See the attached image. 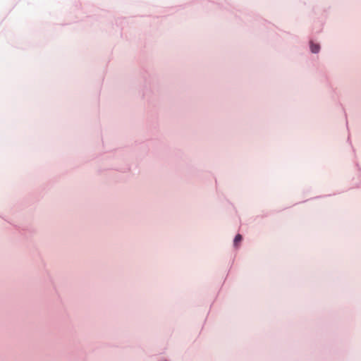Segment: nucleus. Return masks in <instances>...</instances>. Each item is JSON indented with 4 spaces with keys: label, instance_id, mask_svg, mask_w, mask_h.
Wrapping results in <instances>:
<instances>
[{
    "label": "nucleus",
    "instance_id": "f257e3e1",
    "mask_svg": "<svg viewBox=\"0 0 361 361\" xmlns=\"http://www.w3.org/2000/svg\"><path fill=\"white\" fill-rule=\"evenodd\" d=\"M310 49L312 53H318L320 49V47L317 44H314L312 42H310Z\"/></svg>",
    "mask_w": 361,
    "mask_h": 361
},
{
    "label": "nucleus",
    "instance_id": "f03ea898",
    "mask_svg": "<svg viewBox=\"0 0 361 361\" xmlns=\"http://www.w3.org/2000/svg\"><path fill=\"white\" fill-rule=\"evenodd\" d=\"M242 235L240 234H238L234 239V245L238 246V243L242 240Z\"/></svg>",
    "mask_w": 361,
    "mask_h": 361
}]
</instances>
